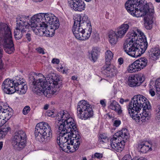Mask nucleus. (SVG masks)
Returning <instances> with one entry per match:
<instances>
[{
  "label": "nucleus",
  "mask_w": 160,
  "mask_h": 160,
  "mask_svg": "<svg viewBox=\"0 0 160 160\" xmlns=\"http://www.w3.org/2000/svg\"><path fill=\"white\" fill-rule=\"evenodd\" d=\"M122 160H132V159L130 155L127 154L124 156Z\"/></svg>",
  "instance_id": "79ce46f5"
},
{
  "label": "nucleus",
  "mask_w": 160,
  "mask_h": 160,
  "mask_svg": "<svg viewBox=\"0 0 160 160\" xmlns=\"http://www.w3.org/2000/svg\"><path fill=\"white\" fill-rule=\"evenodd\" d=\"M151 89L149 90V93L151 94L152 96H154L155 95V92L152 90L153 89L152 88H151Z\"/></svg>",
  "instance_id": "8fccbe9b"
},
{
  "label": "nucleus",
  "mask_w": 160,
  "mask_h": 160,
  "mask_svg": "<svg viewBox=\"0 0 160 160\" xmlns=\"http://www.w3.org/2000/svg\"><path fill=\"white\" fill-rule=\"evenodd\" d=\"M87 23V26H86V29L87 30H85L84 32H83L82 36H86V38L84 39H79L80 40L84 41L88 39L90 36L92 32V28L90 21L89 19L88 20L87 22H85V24Z\"/></svg>",
  "instance_id": "393cba45"
},
{
  "label": "nucleus",
  "mask_w": 160,
  "mask_h": 160,
  "mask_svg": "<svg viewBox=\"0 0 160 160\" xmlns=\"http://www.w3.org/2000/svg\"><path fill=\"white\" fill-rule=\"evenodd\" d=\"M23 36H25V38L27 39V41L28 42H30L31 40V34L29 32H27Z\"/></svg>",
  "instance_id": "4c0bfd02"
},
{
  "label": "nucleus",
  "mask_w": 160,
  "mask_h": 160,
  "mask_svg": "<svg viewBox=\"0 0 160 160\" xmlns=\"http://www.w3.org/2000/svg\"><path fill=\"white\" fill-rule=\"evenodd\" d=\"M0 42H2L5 51L11 54L15 51L12 34L10 28L7 24L0 23Z\"/></svg>",
  "instance_id": "0eeeda50"
},
{
  "label": "nucleus",
  "mask_w": 160,
  "mask_h": 160,
  "mask_svg": "<svg viewBox=\"0 0 160 160\" xmlns=\"http://www.w3.org/2000/svg\"><path fill=\"white\" fill-rule=\"evenodd\" d=\"M12 108H9L8 106L5 105L4 107L1 115L4 118L5 122H7L11 117L12 115Z\"/></svg>",
  "instance_id": "b1692460"
},
{
  "label": "nucleus",
  "mask_w": 160,
  "mask_h": 160,
  "mask_svg": "<svg viewBox=\"0 0 160 160\" xmlns=\"http://www.w3.org/2000/svg\"><path fill=\"white\" fill-rule=\"evenodd\" d=\"M31 19L30 21L28 23V16H18L16 18V22L17 28L23 29L27 30L29 27L31 28H34L32 27L30 25L32 18Z\"/></svg>",
  "instance_id": "2eb2a0df"
},
{
  "label": "nucleus",
  "mask_w": 160,
  "mask_h": 160,
  "mask_svg": "<svg viewBox=\"0 0 160 160\" xmlns=\"http://www.w3.org/2000/svg\"><path fill=\"white\" fill-rule=\"evenodd\" d=\"M109 108L114 110L119 114H121L122 112V111L120 105L115 101H112V102L110 104Z\"/></svg>",
  "instance_id": "c85d7f7f"
},
{
  "label": "nucleus",
  "mask_w": 160,
  "mask_h": 160,
  "mask_svg": "<svg viewBox=\"0 0 160 160\" xmlns=\"http://www.w3.org/2000/svg\"><path fill=\"white\" fill-rule=\"evenodd\" d=\"M119 102L121 104H123L124 102V99L123 98H121Z\"/></svg>",
  "instance_id": "4d7b16f0"
},
{
  "label": "nucleus",
  "mask_w": 160,
  "mask_h": 160,
  "mask_svg": "<svg viewBox=\"0 0 160 160\" xmlns=\"http://www.w3.org/2000/svg\"><path fill=\"white\" fill-rule=\"evenodd\" d=\"M147 63L148 60L146 58H141L129 65L128 68V71L130 73L140 71L147 66Z\"/></svg>",
  "instance_id": "4468645a"
},
{
  "label": "nucleus",
  "mask_w": 160,
  "mask_h": 160,
  "mask_svg": "<svg viewBox=\"0 0 160 160\" xmlns=\"http://www.w3.org/2000/svg\"><path fill=\"white\" fill-rule=\"evenodd\" d=\"M149 85L150 88L154 89L153 87H154V88L156 89L157 95L159 97V98L160 99V78H158L155 82L154 81H151Z\"/></svg>",
  "instance_id": "cd10ccee"
},
{
  "label": "nucleus",
  "mask_w": 160,
  "mask_h": 160,
  "mask_svg": "<svg viewBox=\"0 0 160 160\" xmlns=\"http://www.w3.org/2000/svg\"><path fill=\"white\" fill-rule=\"evenodd\" d=\"M32 0V1H33V2H40L42 1L43 0Z\"/></svg>",
  "instance_id": "052dcab7"
},
{
  "label": "nucleus",
  "mask_w": 160,
  "mask_h": 160,
  "mask_svg": "<svg viewBox=\"0 0 160 160\" xmlns=\"http://www.w3.org/2000/svg\"><path fill=\"white\" fill-rule=\"evenodd\" d=\"M52 75V74L48 75L46 78H38L36 79L33 77V81L32 83L35 88L36 94L38 95H44L49 97L56 93V90L54 88H59L58 82L59 79H57L56 76Z\"/></svg>",
  "instance_id": "20e7f679"
},
{
  "label": "nucleus",
  "mask_w": 160,
  "mask_h": 160,
  "mask_svg": "<svg viewBox=\"0 0 160 160\" xmlns=\"http://www.w3.org/2000/svg\"><path fill=\"white\" fill-rule=\"evenodd\" d=\"M108 36L109 43L112 46H114L117 43L119 38L117 36L116 32L112 31L109 32Z\"/></svg>",
  "instance_id": "bb28decb"
},
{
  "label": "nucleus",
  "mask_w": 160,
  "mask_h": 160,
  "mask_svg": "<svg viewBox=\"0 0 160 160\" xmlns=\"http://www.w3.org/2000/svg\"><path fill=\"white\" fill-rule=\"evenodd\" d=\"M68 144H69L68 153L69 152H73L78 148L79 147L78 146V144H75V145L72 143H69Z\"/></svg>",
  "instance_id": "72a5a7b5"
},
{
  "label": "nucleus",
  "mask_w": 160,
  "mask_h": 160,
  "mask_svg": "<svg viewBox=\"0 0 160 160\" xmlns=\"http://www.w3.org/2000/svg\"><path fill=\"white\" fill-rule=\"evenodd\" d=\"M63 67H62V65H61V66L60 67V68H58V69H59V70L60 71H62V70L63 68Z\"/></svg>",
  "instance_id": "680f3d73"
},
{
  "label": "nucleus",
  "mask_w": 160,
  "mask_h": 160,
  "mask_svg": "<svg viewBox=\"0 0 160 160\" xmlns=\"http://www.w3.org/2000/svg\"><path fill=\"white\" fill-rule=\"evenodd\" d=\"M94 156L97 158H100L102 157V155L100 153H96L94 154Z\"/></svg>",
  "instance_id": "09e8293b"
},
{
  "label": "nucleus",
  "mask_w": 160,
  "mask_h": 160,
  "mask_svg": "<svg viewBox=\"0 0 160 160\" xmlns=\"http://www.w3.org/2000/svg\"><path fill=\"white\" fill-rule=\"evenodd\" d=\"M69 145L67 143H65L64 144H59V146L61 149L63 151L68 153L69 150Z\"/></svg>",
  "instance_id": "f704fd0d"
},
{
  "label": "nucleus",
  "mask_w": 160,
  "mask_h": 160,
  "mask_svg": "<svg viewBox=\"0 0 160 160\" xmlns=\"http://www.w3.org/2000/svg\"><path fill=\"white\" fill-rule=\"evenodd\" d=\"M58 128V132L59 133V136L57 138V143L59 145V144H64L65 143H67L68 144L70 143L69 140V135L68 133L66 132V130L64 128L60 130Z\"/></svg>",
  "instance_id": "f3484780"
},
{
  "label": "nucleus",
  "mask_w": 160,
  "mask_h": 160,
  "mask_svg": "<svg viewBox=\"0 0 160 160\" xmlns=\"http://www.w3.org/2000/svg\"><path fill=\"white\" fill-rule=\"evenodd\" d=\"M3 146V143L2 142H0V150L2 148Z\"/></svg>",
  "instance_id": "bf43d9fd"
},
{
  "label": "nucleus",
  "mask_w": 160,
  "mask_h": 160,
  "mask_svg": "<svg viewBox=\"0 0 160 160\" xmlns=\"http://www.w3.org/2000/svg\"><path fill=\"white\" fill-rule=\"evenodd\" d=\"M4 119L2 115H0V127L2 126L0 129V139L4 138L8 132L11 130L10 128L8 126H2L4 123Z\"/></svg>",
  "instance_id": "4be33fe9"
},
{
  "label": "nucleus",
  "mask_w": 160,
  "mask_h": 160,
  "mask_svg": "<svg viewBox=\"0 0 160 160\" xmlns=\"http://www.w3.org/2000/svg\"><path fill=\"white\" fill-rule=\"evenodd\" d=\"M113 57V55L112 52L109 50H107L105 52V62H110Z\"/></svg>",
  "instance_id": "473e14b6"
},
{
  "label": "nucleus",
  "mask_w": 160,
  "mask_h": 160,
  "mask_svg": "<svg viewBox=\"0 0 160 160\" xmlns=\"http://www.w3.org/2000/svg\"><path fill=\"white\" fill-rule=\"evenodd\" d=\"M70 127L71 129L70 131L67 132H66L67 129H65V130H66V132L68 133V135H69V142L71 143L72 140H74V139H80L81 137L78 134L76 123H74Z\"/></svg>",
  "instance_id": "412c9836"
},
{
  "label": "nucleus",
  "mask_w": 160,
  "mask_h": 160,
  "mask_svg": "<svg viewBox=\"0 0 160 160\" xmlns=\"http://www.w3.org/2000/svg\"><path fill=\"white\" fill-rule=\"evenodd\" d=\"M36 50L39 53L44 54L45 53L43 48L38 47L36 48Z\"/></svg>",
  "instance_id": "ea45409f"
},
{
  "label": "nucleus",
  "mask_w": 160,
  "mask_h": 160,
  "mask_svg": "<svg viewBox=\"0 0 160 160\" xmlns=\"http://www.w3.org/2000/svg\"><path fill=\"white\" fill-rule=\"evenodd\" d=\"M60 62L59 60L57 58H53L52 60V62L53 64H58Z\"/></svg>",
  "instance_id": "c03bdc74"
},
{
  "label": "nucleus",
  "mask_w": 160,
  "mask_h": 160,
  "mask_svg": "<svg viewBox=\"0 0 160 160\" xmlns=\"http://www.w3.org/2000/svg\"><path fill=\"white\" fill-rule=\"evenodd\" d=\"M151 106L147 98L141 95L134 96L127 106L130 115L139 112L142 108L145 110L150 109Z\"/></svg>",
  "instance_id": "6e6552de"
},
{
  "label": "nucleus",
  "mask_w": 160,
  "mask_h": 160,
  "mask_svg": "<svg viewBox=\"0 0 160 160\" xmlns=\"http://www.w3.org/2000/svg\"><path fill=\"white\" fill-rule=\"evenodd\" d=\"M3 78L2 76L0 74V81L2 80V79Z\"/></svg>",
  "instance_id": "e2e57ef3"
},
{
  "label": "nucleus",
  "mask_w": 160,
  "mask_h": 160,
  "mask_svg": "<svg viewBox=\"0 0 160 160\" xmlns=\"http://www.w3.org/2000/svg\"><path fill=\"white\" fill-rule=\"evenodd\" d=\"M30 110V108L28 106L25 107L23 108L22 112L24 115H26L29 112Z\"/></svg>",
  "instance_id": "58836bf2"
},
{
  "label": "nucleus",
  "mask_w": 160,
  "mask_h": 160,
  "mask_svg": "<svg viewBox=\"0 0 160 160\" xmlns=\"http://www.w3.org/2000/svg\"><path fill=\"white\" fill-rule=\"evenodd\" d=\"M150 109H146L145 110H144L143 108H142L143 112L142 115L143 116H146L147 118H149V119H150V112L149 111Z\"/></svg>",
  "instance_id": "e433bc0d"
},
{
  "label": "nucleus",
  "mask_w": 160,
  "mask_h": 160,
  "mask_svg": "<svg viewBox=\"0 0 160 160\" xmlns=\"http://www.w3.org/2000/svg\"><path fill=\"white\" fill-rule=\"evenodd\" d=\"M27 31L26 29L17 28V27H16L14 32L15 38L17 40L20 39Z\"/></svg>",
  "instance_id": "c756f323"
},
{
  "label": "nucleus",
  "mask_w": 160,
  "mask_h": 160,
  "mask_svg": "<svg viewBox=\"0 0 160 160\" xmlns=\"http://www.w3.org/2000/svg\"><path fill=\"white\" fill-rule=\"evenodd\" d=\"M53 112L51 111H48L46 112V114L49 117H53Z\"/></svg>",
  "instance_id": "a18cd8bd"
},
{
  "label": "nucleus",
  "mask_w": 160,
  "mask_h": 160,
  "mask_svg": "<svg viewBox=\"0 0 160 160\" xmlns=\"http://www.w3.org/2000/svg\"><path fill=\"white\" fill-rule=\"evenodd\" d=\"M143 33L136 28L131 29L128 34V39L124 44V51L130 56L137 58L144 53L148 43Z\"/></svg>",
  "instance_id": "f257e3e1"
},
{
  "label": "nucleus",
  "mask_w": 160,
  "mask_h": 160,
  "mask_svg": "<svg viewBox=\"0 0 160 160\" xmlns=\"http://www.w3.org/2000/svg\"><path fill=\"white\" fill-rule=\"evenodd\" d=\"M61 71L63 73H66L68 71V69L64 68H63V69L62 70V71Z\"/></svg>",
  "instance_id": "864d4df0"
},
{
  "label": "nucleus",
  "mask_w": 160,
  "mask_h": 160,
  "mask_svg": "<svg viewBox=\"0 0 160 160\" xmlns=\"http://www.w3.org/2000/svg\"><path fill=\"white\" fill-rule=\"evenodd\" d=\"M129 101V100L128 99H126L125 100L124 99V102H127Z\"/></svg>",
  "instance_id": "0e129e2a"
},
{
  "label": "nucleus",
  "mask_w": 160,
  "mask_h": 160,
  "mask_svg": "<svg viewBox=\"0 0 160 160\" xmlns=\"http://www.w3.org/2000/svg\"><path fill=\"white\" fill-rule=\"evenodd\" d=\"M80 139H78L77 138L74 139V140H72V141L71 142V143H72L75 145V144H78V146L79 147L80 145V142L79 141Z\"/></svg>",
  "instance_id": "a19ab883"
},
{
  "label": "nucleus",
  "mask_w": 160,
  "mask_h": 160,
  "mask_svg": "<svg viewBox=\"0 0 160 160\" xmlns=\"http://www.w3.org/2000/svg\"><path fill=\"white\" fill-rule=\"evenodd\" d=\"M5 106L2 102H0V113L2 112Z\"/></svg>",
  "instance_id": "de8ad7c7"
},
{
  "label": "nucleus",
  "mask_w": 160,
  "mask_h": 160,
  "mask_svg": "<svg viewBox=\"0 0 160 160\" xmlns=\"http://www.w3.org/2000/svg\"><path fill=\"white\" fill-rule=\"evenodd\" d=\"M27 135L23 130H19L15 132L11 139V143L13 148L16 150L20 151L26 146Z\"/></svg>",
  "instance_id": "f8f14e48"
},
{
  "label": "nucleus",
  "mask_w": 160,
  "mask_h": 160,
  "mask_svg": "<svg viewBox=\"0 0 160 160\" xmlns=\"http://www.w3.org/2000/svg\"><path fill=\"white\" fill-rule=\"evenodd\" d=\"M57 118L59 122L57 125L58 128L60 130L62 128L67 129L66 132L71 131V126L75 123L73 119L70 117L68 112L66 111L61 110L59 112L57 115Z\"/></svg>",
  "instance_id": "9b49d317"
},
{
  "label": "nucleus",
  "mask_w": 160,
  "mask_h": 160,
  "mask_svg": "<svg viewBox=\"0 0 160 160\" xmlns=\"http://www.w3.org/2000/svg\"><path fill=\"white\" fill-rule=\"evenodd\" d=\"M160 55V50L158 48H151L148 51V56L149 58L153 60L158 58Z\"/></svg>",
  "instance_id": "5701e85b"
},
{
  "label": "nucleus",
  "mask_w": 160,
  "mask_h": 160,
  "mask_svg": "<svg viewBox=\"0 0 160 160\" xmlns=\"http://www.w3.org/2000/svg\"><path fill=\"white\" fill-rule=\"evenodd\" d=\"M154 147L152 142L150 141L148 142H140L138 145V148L141 152L146 153L152 150V148Z\"/></svg>",
  "instance_id": "6ab92c4d"
},
{
  "label": "nucleus",
  "mask_w": 160,
  "mask_h": 160,
  "mask_svg": "<svg viewBox=\"0 0 160 160\" xmlns=\"http://www.w3.org/2000/svg\"><path fill=\"white\" fill-rule=\"evenodd\" d=\"M0 70L2 71L4 70V68H3V65L1 60H0Z\"/></svg>",
  "instance_id": "603ef678"
},
{
  "label": "nucleus",
  "mask_w": 160,
  "mask_h": 160,
  "mask_svg": "<svg viewBox=\"0 0 160 160\" xmlns=\"http://www.w3.org/2000/svg\"><path fill=\"white\" fill-rule=\"evenodd\" d=\"M74 25L72 27V31L75 38L78 39H84L86 36H82L83 32H85L88 20H89L88 16L85 14H82L78 15L74 19Z\"/></svg>",
  "instance_id": "1a4fd4ad"
},
{
  "label": "nucleus",
  "mask_w": 160,
  "mask_h": 160,
  "mask_svg": "<svg viewBox=\"0 0 160 160\" xmlns=\"http://www.w3.org/2000/svg\"><path fill=\"white\" fill-rule=\"evenodd\" d=\"M121 123V122L120 120H116L114 122L113 125L114 126L117 127Z\"/></svg>",
  "instance_id": "37998d69"
},
{
  "label": "nucleus",
  "mask_w": 160,
  "mask_h": 160,
  "mask_svg": "<svg viewBox=\"0 0 160 160\" xmlns=\"http://www.w3.org/2000/svg\"><path fill=\"white\" fill-rule=\"evenodd\" d=\"M113 137L110 139V142L106 134L102 133L99 135L98 141L101 144H109L112 150L118 152L122 151L124 147L125 141L129 137V134L127 129H122L113 135Z\"/></svg>",
  "instance_id": "39448f33"
},
{
  "label": "nucleus",
  "mask_w": 160,
  "mask_h": 160,
  "mask_svg": "<svg viewBox=\"0 0 160 160\" xmlns=\"http://www.w3.org/2000/svg\"><path fill=\"white\" fill-rule=\"evenodd\" d=\"M100 103L102 105V106L103 107H105L106 106V103L105 102V100L103 99L101 100L100 101Z\"/></svg>",
  "instance_id": "49530a36"
},
{
  "label": "nucleus",
  "mask_w": 160,
  "mask_h": 160,
  "mask_svg": "<svg viewBox=\"0 0 160 160\" xmlns=\"http://www.w3.org/2000/svg\"><path fill=\"white\" fill-rule=\"evenodd\" d=\"M155 118L156 120L160 122V105L158 106V109L156 111Z\"/></svg>",
  "instance_id": "c9c22d12"
},
{
  "label": "nucleus",
  "mask_w": 160,
  "mask_h": 160,
  "mask_svg": "<svg viewBox=\"0 0 160 160\" xmlns=\"http://www.w3.org/2000/svg\"><path fill=\"white\" fill-rule=\"evenodd\" d=\"M125 6L127 11L137 17L146 15L144 18V25L147 29L152 28L153 22L152 18L148 14V12H152L153 10L149 8L148 4L145 3L144 0H128Z\"/></svg>",
  "instance_id": "7ed1b4c3"
},
{
  "label": "nucleus",
  "mask_w": 160,
  "mask_h": 160,
  "mask_svg": "<svg viewBox=\"0 0 160 160\" xmlns=\"http://www.w3.org/2000/svg\"><path fill=\"white\" fill-rule=\"evenodd\" d=\"M103 71L107 74H110L114 71L113 66L111 64L110 62H105V65L103 67Z\"/></svg>",
  "instance_id": "7c9ffc66"
},
{
  "label": "nucleus",
  "mask_w": 160,
  "mask_h": 160,
  "mask_svg": "<svg viewBox=\"0 0 160 160\" xmlns=\"http://www.w3.org/2000/svg\"><path fill=\"white\" fill-rule=\"evenodd\" d=\"M98 52H99L96 48H93L90 52L89 53V58L92 59L94 62H95L98 59Z\"/></svg>",
  "instance_id": "2f4dec72"
},
{
  "label": "nucleus",
  "mask_w": 160,
  "mask_h": 160,
  "mask_svg": "<svg viewBox=\"0 0 160 160\" xmlns=\"http://www.w3.org/2000/svg\"><path fill=\"white\" fill-rule=\"evenodd\" d=\"M82 160H87V159L86 157H83L82 158Z\"/></svg>",
  "instance_id": "69168bd1"
},
{
  "label": "nucleus",
  "mask_w": 160,
  "mask_h": 160,
  "mask_svg": "<svg viewBox=\"0 0 160 160\" xmlns=\"http://www.w3.org/2000/svg\"><path fill=\"white\" fill-rule=\"evenodd\" d=\"M48 107H49L48 105L46 104L44 105V108H43V109L45 110H46L48 109Z\"/></svg>",
  "instance_id": "6e6d98bb"
},
{
  "label": "nucleus",
  "mask_w": 160,
  "mask_h": 160,
  "mask_svg": "<svg viewBox=\"0 0 160 160\" xmlns=\"http://www.w3.org/2000/svg\"><path fill=\"white\" fill-rule=\"evenodd\" d=\"M34 133L36 139L40 142H48L52 136L50 125L44 122H40L37 124Z\"/></svg>",
  "instance_id": "9d476101"
},
{
  "label": "nucleus",
  "mask_w": 160,
  "mask_h": 160,
  "mask_svg": "<svg viewBox=\"0 0 160 160\" xmlns=\"http://www.w3.org/2000/svg\"><path fill=\"white\" fill-rule=\"evenodd\" d=\"M77 110L78 116L82 119H87L92 117L93 115L91 105L84 100H81L78 102Z\"/></svg>",
  "instance_id": "ddd939ff"
},
{
  "label": "nucleus",
  "mask_w": 160,
  "mask_h": 160,
  "mask_svg": "<svg viewBox=\"0 0 160 160\" xmlns=\"http://www.w3.org/2000/svg\"><path fill=\"white\" fill-rule=\"evenodd\" d=\"M138 160H146V159H143V160H142L141 159H139Z\"/></svg>",
  "instance_id": "774afa93"
},
{
  "label": "nucleus",
  "mask_w": 160,
  "mask_h": 160,
  "mask_svg": "<svg viewBox=\"0 0 160 160\" xmlns=\"http://www.w3.org/2000/svg\"><path fill=\"white\" fill-rule=\"evenodd\" d=\"M2 49L0 47V58H1L2 56Z\"/></svg>",
  "instance_id": "5fc2aeb1"
},
{
  "label": "nucleus",
  "mask_w": 160,
  "mask_h": 160,
  "mask_svg": "<svg viewBox=\"0 0 160 160\" xmlns=\"http://www.w3.org/2000/svg\"><path fill=\"white\" fill-rule=\"evenodd\" d=\"M156 2H160V0H155Z\"/></svg>",
  "instance_id": "338daca9"
},
{
  "label": "nucleus",
  "mask_w": 160,
  "mask_h": 160,
  "mask_svg": "<svg viewBox=\"0 0 160 160\" xmlns=\"http://www.w3.org/2000/svg\"><path fill=\"white\" fill-rule=\"evenodd\" d=\"M130 24V22H125L117 28L115 32L117 36L120 38H122L127 32Z\"/></svg>",
  "instance_id": "aec40b11"
},
{
  "label": "nucleus",
  "mask_w": 160,
  "mask_h": 160,
  "mask_svg": "<svg viewBox=\"0 0 160 160\" xmlns=\"http://www.w3.org/2000/svg\"><path fill=\"white\" fill-rule=\"evenodd\" d=\"M77 78L75 76H73L72 77V79L73 80H77Z\"/></svg>",
  "instance_id": "13d9d810"
},
{
  "label": "nucleus",
  "mask_w": 160,
  "mask_h": 160,
  "mask_svg": "<svg viewBox=\"0 0 160 160\" xmlns=\"http://www.w3.org/2000/svg\"><path fill=\"white\" fill-rule=\"evenodd\" d=\"M2 88L7 94H12L17 92L19 94L23 95L26 93L27 86L24 79L17 77L15 80L8 79L5 80L2 83Z\"/></svg>",
  "instance_id": "423d86ee"
},
{
  "label": "nucleus",
  "mask_w": 160,
  "mask_h": 160,
  "mask_svg": "<svg viewBox=\"0 0 160 160\" xmlns=\"http://www.w3.org/2000/svg\"><path fill=\"white\" fill-rule=\"evenodd\" d=\"M145 80L144 75L142 74L132 75L128 78V85L131 87L139 86Z\"/></svg>",
  "instance_id": "dca6fc26"
},
{
  "label": "nucleus",
  "mask_w": 160,
  "mask_h": 160,
  "mask_svg": "<svg viewBox=\"0 0 160 160\" xmlns=\"http://www.w3.org/2000/svg\"><path fill=\"white\" fill-rule=\"evenodd\" d=\"M32 27L36 29H32L38 31L39 29L43 35L52 37L54 34L55 30L59 26L58 19L54 15L50 13H39L33 16L32 19Z\"/></svg>",
  "instance_id": "f03ea898"
},
{
  "label": "nucleus",
  "mask_w": 160,
  "mask_h": 160,
  "mask_svg": "<svg viewBox=\"0 0 160 160\" xmlns=\"http://www.w3.org/2000/svg\"><path fill=\"white\" fill-rule=\"evenodd\" d=\"M119 64L120 65L122 64L123 62V60L122 58H118V60Z\"/></svg>",
  "instance_id": "3c124183"
},
{
  "label": "nucleus",
  "mask_w": 160,
  "mask_h": 160,
  "mask_svg": "<svg viewBox=\"0 0 160 160\" xmlns=\"http://www.w3.org/2000/svg\"><path fill=\"white\" fill-rule=\"evenodd\" d=\"M73 10L76 11L82 12L85 8V4L82 0H71L69 3Z\"/></svg>",
  "instance_id": "a211bd4d"
},
{
  "label": "nucleus",
  "mask_w": 160,
  "mask_h": 160,
  "mask_svg": "<svg viewBox=\"0 0 160 160\" xmlns=\"http://www.w3.org/2000/svg\"><path fill=\"white\" fill-rule=\"evenodd\" d=\"M139 112L134 113L130 115L133 120H134L137 122H140V121L142 122H145L148 121L149 119V118L146 116H143L141 114H138Z\"/></svg>",
  "instance_id": "a878e982"
}]
</instances>
